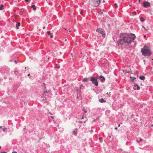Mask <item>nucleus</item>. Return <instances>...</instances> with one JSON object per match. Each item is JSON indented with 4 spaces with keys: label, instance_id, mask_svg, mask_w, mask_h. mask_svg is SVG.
<instances>
[{
    "label": "nucleus",
    "instance_id": "nucleus-50",
    "mask_svg": "<svg viewBox=\"0 0 153 153\" xmlns=\"http://www.w3.org/2000/svg\"><path fill=\"white\" fill-rule=\"evenodd\" d=\"M110 137V138H111V136H110V137Z\"/></svg>",
    "mask_w": 153,
    "mask_h": 153
},
{
    "label": "nucleus",
    "instance_id": "nucleus-39",
    "mask_svg": "<svg viewBox=\"0 0 153 153\" xmlns=\"http://www.w3.org/2000/svg\"><path fill=\"white\" fill-rule=\"evenodd\" d=\"M103 3L105 2V0H103Z\"/></svg>",
    "mask_w": 153,
    "mask_h": 153
},
{
    "label": "nucleus",
    "instance_id": "nucleus-37",
    "mask_svg": "<svg viewBox=\"0 0 153 153\" xmlns=\"http://www.w3.org/2000/svg\"><path fill=\"white\" fill-rule=\"evenodd\" d=\"M115 130L117 129V127H116V128H115Z\"/></svg>",
    "mask_w": 153,
    "mask_h": 153
},
{
    "label": "nucleus",
    "instance_id": "nucleus-20",
    "mask_svg": "<svg viewBox=\"0 0 153 153\" xmlns=\"http://www.w3.org/2000/svg\"><path fill=\"white\" fill-rule=\"evenodd\" d=\"M73 133L75 136H76L77 134V132L76 131H74L73 132Z\"/></svg>",
    "mask_w": 153,
    "mask_h": 153
},
{
    "label": "nucleus",
    "instance_id": "nucleus-48",
    "mask_svg": "<svg viewBox=\"0 0 153 153\" xmlns=\"http://www.w3.org/2000/svg\"><path fill=\"white\" fill-rule=\"evenodd\" d=\"M50 113L51 114H51V113Z\"/></svg>",
    "mask_w": 153,
    "mask_h": 153
},
{
    "label": "nucleus",
    "instance_id": "nucleus-41",
    "mask_svg": "<svg viewBox=\"0 0 153 153\" xmlns=\"http://www.w3.org/2000/svg\"><path fill=\"white\" fill-rule=\"evenodd\" d=\"M71 55H73V53H71Z\"/></svg>",
    "mask_w": 153,
    "mask_h": 153
},
{
    "label": "nucleus",
    "instance_id": "nucleus-26",
    "mask_svg": "<svg viewBox=\"0 0 153 153\" xmlns=\"http://www.w3.org/2000/svg\"><path fill=\"white\" fill-rule=\"evenodd\" d=\"M102 139V137H100L99 138V140H100V142H101V140Z\"/></svg>",
    "mask_w": 153,
    "mask_h": 153
},
{
    "label": "nucleus",
    "instance_id": "nucleus-19",
    "mask_svg": "<svg viewBox=\"0 0 153 153\" xmlns=\"http://www.w3.org/2000/svg\"><path fill=\"white\" fill-rule=\"evenodd\" d=\"M31 7L33 8L34 10H36V7H35V5H32L31 6Z\"/></svg>",
    "mask_w": 153,
    "mask_h": 153
},
{
    "label": "nucleus",
    "instance_id": "nucleus-7",
    "mask_svg": "<svg viewBox=\"0 0 153 153\" xmlns=\"http://www.w3.org/2000/svg\"><path fill=\"white\" fill-rule=\"evenodd\" d=\"M99 78L100 79L101 81L102 82H104L105 80V78L102 75L99 76Z\"/></svg>",
    "mask_w": 153,
    "mask_h": 153
},
{
    "label": "nucleus",
    "instance_id": "nucleus-49",
    "mask_svg": "<svg viewBox=\"0 0 153 153\" xmlns=\"http://www.w3.org/2000/svg\"><path fill=\"white\" fill-rule=\"evenodd\" d=\"M30 75V74H29L28 75V76H29Z\"/></svg>",
    "mask_w": 153,
    "mask_h": 153
},
{
    "label": "nucleus",
    "instance_id": "nucleus-25",
    "mask_svg": "<svg viewBox=\"0 0 153 153\" xmlns=\"http://www.w3.org/2000/svg\"><path fill=\"white\" fill-rule=\"evenodd\" d=\"M114 5H116V7H115V8H117V4H116V3H115V4Z\"/></svg>",
    "mask_w": 153,
    "mask_h": 153
},
{
    "label": "nucleus",
    "instance_id": "nucleus-18",
    "mask_svg": "<svg viewBox=\"0 0 153 153\" xmlns=\"http://www.w3.org/2000/svg\"><path fill=\"white\" fill-rule=\"evenodd\" d=\"M140 19V21L142 22H143L144 21V19L142 17H141Z\"/></svg>",
    "mask_w": 153,
    "mask_h": 153
},
{
    "label": "nucleus",
    "instance_id": "nucleus-14",
    "mask_svg": "<svg viewBox=\"0 0 153 153\" xmlns=\"http://www.w3.org/2000/svg\"><path fill=\"white\" fill-rule=\"evenodd\" d=\"M139 78L140 79L142 80H143L145 79V77L144 76H141Z\"/></svg>",
    "mask_w": 153,
    "mask_h": 153
},
{
    "label": "nucleus",
    "instance_id": "nucleus-10",
    "mask_svg": "<svg viewBox=\"0 0 153 153\" xmlns=\"http://www.w3.org/2000/svg\"><path fill=\"white\" fill-rule=\"evenodd\" d=\"M142 140V139L141 138H138L137 139L136 141L137 143H139Z\"/></svg>",
    "mask_w": 153,
    "mask_h": 153
},
{
    "label": "nucleus",
    "instance_id": "nucleus-36",
    "mask_svg": "<svg viewBox=\"0 0 153 153\" xmlns=\"http://www.w3.org/2000/svg\"><path fill=\"white\" fill-rule=\"evenodd\" d=\"M84 112L85 113H86L87 112V111L85 110H84Z\"/></svg>",
    "mask_w": 153,
    "mask_h": 153
},
{
    "label": "nucleus",
    "instance_id": "nucleus-15",
    "mask_svg": "<svg viewBox=\"0 0 153 153\" xmlns=\"http://www.w3.org/2000/svg\"><path fill=\"white\" fill-rule=\"evenodd\" d=\"M136 79V78L134 77H130V80L132 81V82H133V81Z\"/></svg>",
    "mask_w": 153,
    "mask_h": 153
},
{
    "label": "nucleus",
    "instance_id": "nucleus-9",
    "mask_svg": "<svg viewBox=\"0 0 153 153\" xmlns=\"http://www.w3.org/2000/svg\"><path fill=\"white\" fill-rule=\"evenodd\" d=\"M47 33L48 34L50 35V36L51 38H53V36L52 33H51L49 31H48Z\"/></svg>",
    "mask_w": 153,
    "mask_h": 153
},
{
    "label": "nucleus",
    "instance_id": "nucleus-11",
    "mask_svg": "<svg viewBox=\"0 0 153 153\" xmlns=\"http://www.w3.org/2000/svg\"><path fill=\"white\" fill-rule=\"evenodd\" d=\"M21 24L20 22H19L16 24V28L17 29H18L19 28V27L20 26Z\"/></svg>",
    "mask_w": 153,
    "mask_h": 153
},
{
    "label": "nucleus",
    "instance_id": "nucleus-31",
    "mask_svg": "<svg viewBox=\"0 0 153 153\" xmlns=\"http://www.w3.org/2000/svg\"><path fill=\"white\" fill-rule=\"evenodd\" d=\"M84 116H83L82 117V118H81V119H82L84 118Z\"/></svg>",
    "mask_w": 153,
    "mask_h": 153
},
{
    "label": "nucleus",
    "instance_id": "nucleus-32",
    "mask_svg": "<svg viewBox=\"0 0 153 153\" xmlns=\"http://www.w3.org/2000/svg\"><path fill=\"white\" fill-rule=\"evenodd\" d=\"M51 118H52V119H53V118H54V117H53V116H51Z\"/></svg>",
    "mask_w": 153,
    "mask_h": 153
},
{
    "label": "nucleus",
    "instance_id": "nucleus-51",
    "mask_svg": "<svg viewBox=\"0 0 153 153\" xmlns=\"http://www.w3.org/2000/svg\"><path fill=\"white\" fill-rule=\"evenodd\" d=\"M1 146H0V149H1Z\"/></svg>",
    "mask_w": 153,
    "mask_h": 153
},
{
    "label": "nucleus",
    "instance_id": "nucleus-8",
    "mask_svg": "<svg viewBox=\"0 0 153 153\" xmlns=\"http://www.w3.org/2000/svg\"><path fill=\"white\" fill-rule=\"evenodd\" d=\"M134 87L133 88L134 90L136 89L139 90L140 89V87L137 84H135L134 85Z\"/></svg>",
    "mask_w": 153,
    "mask_h": 153
},
{
    "label": "nucleus",
    "instance_id": "nucleus-24",
    "mask_svg": "<svg viewBox=\"0 0 153 153\" xmlns=\"http://www.w3.org/2000/svg\"><path fill=\"white\" fill-rule=\"evenodd\" d=\"M133 15H135L136 14V13L135 12H134L132 13Z\"/></svg>",
    "mask_w": 153,
    "mask_h": 153
},
{
    "label": "nucleus",
    "instance_id": "nucleus-45",
    "mask_svg": "<svg viewBox=\"0 0 153 153\" xmlns=\"http://www.w3.org/2000/svg\"><path fill=\"white\" fill-rule=\"evenodd\" d=\"M129 6H131V4L130 5H129Z\"/></svg>",
    "mask_w": 153,
    "mask_h": 153
},
{
    "label": "nucleus",
    "instance_id": "nucleus-40",
    "mask_svg": "<svg viewBox=\"0 0 153 153\" xmlns=\"http://www.w3.org/2000/svg\"><path fill=\"white\" fill-rule=\"evenodd\" d=\"M45 28V27H43V29H44Z\"/></svg>",
    "mask_w": 153,
    "mask_h": 153
},
{
    "label": "nucleus",
    "instance_id": "nucleus-22",
    "mask_svg": "<svg viewBox=\"0 0 153 153\" xmlns=\"http://www.w3.org/2000/svg\"><path fill=\"white\" fill-rule=\"evenodd\" d=\"M42 100L43 101V100H46V98L45 97L44 98H43V99H42Z\"/></svg>",
    "mask_w": 153,
    "mask_h": 153
},
{
    "label": "nucleus",
    "instance_id": "nucleus-43",
    "mask_svg": "<svg viewBox=\"0 0 153 153\" xmlns=\"http://www.w3.org/2000/svg\"><path fill=\"white\" fill-rule=\"evenodd\" d=\"M65 41H67V39H65Z\"/></svg>",
    "mask_w": 153,
    "mask_h": 153
},
{
    "label": "nucleus",
    "instance_id": "nucleus-34",
    "mask_svg": "<svg viewBox=\"0 0 153 153\" xmlns=\"http://www.w3.org/2000/svg\"><path fill=\"white\" fill-rule=\"evenodd\" d=\"M25 1L26 2H28L29 1V0H25Z\"/></svg>",
    "mask_w": 153,
    "mask_h": 153
},
{
    "label": "nucleus",
    "instance_id": "nucleus-42",
    "mask_svg": "<svg viewBox=\"0 0 153 153\" xmlns=\"http://www.w3.org/2000/svg\"><path fill=\"white\" fill-rule=\"evenodd\" d=\"M146 37V36L145 35L144 36V37Z\"/></svg>",
    "mask_w": 153,
    "mask_h": 153
},
{
    "label": "nucleus",
    "instance_id": "nucleus-28",
    "mask_svg": "<svg viewBox=\"0 0 153 153\" xmlns=\"http://www.w3.org/2000/svg\"><path fill=\"white\" fill-rule=\"evenodd\" d=\"M99 14H102V12L101 11H100V12H99Z\"/></svg>",
    "mask_w": 153,
    "mask_h": 153
},
{
    "label": "nucleus",
    "instance_id": "nucleus-30",
    "mask_svg": "<svg viewBox=\"0 0 153 153\" xmlns=\"http://www.w3.org/2000/svg\"><path fill=\"white\" fill-rule=\"evenodd\" d=\"M0 153H7L6 152H1Z\"/></svg>",
    "mask_w": 153,
    "mask_h": 153
},
{
    "label": "nucleus",
    "instance_id": "nucleus-12",
    "mask_svg": "<svg viewBox=\"0 0 153 153\" xmlns=\"http://www.w3.org/2000/svg\"><path fill=\"white\" fill-rule=\"evenodd\" d=\"M99 101L100 102H105V101L104 100L103 98H101L100 99H99Z\"/></svg>",
    "mask_w": 153,
    "mask_h": 153
},
{
    "label": "nucleus",
    "instance_id": "nucleus-16",
    "mask_svg": "<svg viewBox=\"0 0 153 153\" xmlns=\"http://www.w3.org/2000/svg\"><path fill=\"white\" fill-rule=\"evenodd\" d=\"M4 9V5L2 4L1 5L0 7V10H3Z\"/></svg>",
    "mask_w": 153,
    "mask_h": 153
},
{
    "label": "nucleus",
    "instance_id": "nucleus-17",
    "mask_svg": "<svg viewBox=\"0 0 153 153\" xmlns=\"http://www.w3.org/2000/svg\"><path fill=\"white\" fill-rule=\"evenodd\" d=\"M130 71L129 70H128V71H126V70H123V72L124 73H128Z\"/></svg>",
    "mask_w": 153,
    "mask_h": 153
},
{
    "label": "nucleus",
    "instance_id": "nucleus-27",
    "mask_svg": "<svg viewBox=\"0 0 153 153\" xmlns=\"http://www.w3.org/2000/svg\"><path fill=\"white\" fill-rule=\"evenodd\" d=\"M56 68H60V67L59 66H56Z\"/></svg>",
    "mask_w": 153,
    "mask_h": 153
},
{
    "label": "nucleus",
    "instance_id": "nucleus-33",
    "mask_svg": "<svg viewBox=\"0 0 153 153\" xmlns=\"http://www.w3.org/2000/svg\"><path fill=\"white\" fill-rule=\"evenodd\" d=\"M12 153H17V152H14Z\"/></svg>",
    "mask_w": 153,
    "mask_h": 153
},
{
    "label": "nucleus",
    "instance_id": "nucleus-5",
    "mask_svg": "<svg viewBox=\"0 0 153 153\" xmlns=\"http://www.w3.org/2000/svg\"><path fill=\"white\" fill-rule=\"evenodd\" d=\"M96 31L100 33L103 37L105 36V32L101 28L97 29L96 30Z\"/></svg>",
    "mask_w": 153,
    "mask_h": 153
},
{
    "label": "nucleus",
    "instance_id": "nucleus-23",
    "mask_svg": "<svg viewBox=\"0 0 153 153\" xmlns=\"http://www.w3.org/2000/svg\"><path fill=\"white\" fill-rule=\"evenodd\" d=\"M142 27L145 30H148L147 29H146V28L145 27H144L143 26H142Z\"/></svg>",
    "mask_w": 153,
    "mask_h": 153
},
{
    "label": "nucleus",
    "instance_id": "nucleus-2",
    "mask_svg": "<svg viewBox=\"0 0 153 153\" xmlns=\"http://www.w3.org/2000/svg\"><path fill=\"white\" fill-rule=\"evenodd\" d=\"M142 54L144 56H150L151 54V52L149 49H143L141 50Z\"/></svg>",
    "mask_w": 153,
    "mask_h": 153
},
{
    "label": "nucleus",
    "instance_id": "nucleus-29",
    "mask_svg": "<svg viewBox=\"0 0 153 153\" xmlns=\"http://www.w3.org/2000/svg\"><path fill=\"white\" fill-rule=\"evenodd\" d=\"M14 62H15V63L16 64H17V61H16V60H15V61H14Z\"/></svg>",
    "mask_w": 153,
    "mask_h": 153
},
{
    "label": "nucleus",
    "instance_id": "nucleus-46",
    "mask_svg": "<svg viewBox=\"0 0 153 153\" xmlns=\"http://www.w3.org/2000/svg\"><path fill=\"white\" fill-rule=\"evenodd\" d=\"M153 126V125H151V126Z\"/></svg>",
    "mask_w": 153,
    "mask_h": 153
},
{
    "label": "nucleus",
    "instance_id": "nucleus-6",
    "mask_svg": "<svg viewBox=\"0 0 153 153\" xmlns=\"http://www.w3.org/2000/svg\"><path fill=\"white\" fill-rule=\"evenodd\" d=\"M143 5L145 7H150L151 6L149 2L148 1H145L143 2Z\"/></svg>",
    "mask_w": 153,
    "mask_h": 153
},
{
    "label": "nucleus",
    "instance_id": "nucleus-47",
    "mask_svg": "<svg viewBox=\"0 0 153 153\" xmlns=\"http://www.w3.org/2000/svg\"><path fill=\"white\" fill-rule=\"evenodd\" d=\"M82 86V85L81 86H80V88H81V87Z\"/></svg>",
    "mask_w": 153,
    "mask_h": 153
},
{
    "label": "nucleus",
    "instance_id": "nucleus-52",
    "mask_svg": "<svg viewBox=\"0 0 153 153\" xmlns=\"http://www.w3.org/2000/svg\"><path fill=\"white\" fill-rule=\"evenodd\" d=\"M1 132V131H0V132Z\"/></svg>",
    "mask_w": 153,
    "mask_h": 153
},
{
    "label": "nucleus",
    "instance_id": "nucleus-35",
    "mask_svg": "<svg viewBox=\"0 0 153 153\" xmlns=\"http://www.w3.org/2000/svg\"><path fill=\"white\" fill-rule=\"evenodd\" d=\"M120 126V124H119L118 125V127H119Z\"/></svg>",
    "mask_w": 153,
    "mask_h": 153
},
{
    "label": "nucleus",
    "instance_id": "nucleus-4",
    "mask_svg": "<svg viewBox=\"0 0 153 153\" xmlns=\"http://www.w3.org/2000/svg\"><path fill=\"white\" fill-rule=\"evenodd\" d=\"M101 0H92L91 4L94 6H97L100 4Z\"/></svg>",
    "mask_w": 153,
    "mask_h": 153
},
{
    "label": "nucleus",
    "instance_id": "nucleus-21",
    "mask_svg": "<svg viewBox=\"0 0 153 153\" xmlns=\"http://www.w3.org/2000/svg\"><path fill=\"white\" fill-rule=\"evenodd\" d=\"M7 129V128H3V131H4L6 130Z\"/></svg>",
    "mask_w": 153,
    "mask_h": 153
},
{
    "label": "nucleus",
    "instance_id": "nucleus-3",
    "mask_svg": "<svg viewBox=\"0 0 153 153\" xmlns=\"http://www.w3.org/2000/svg\"><path fill=\"white\" fill-rule=\"evenodd\" d=\"M90 80L91 81L93 84H95L96 86H98V83L97 82V78L95 77H91L90 78Z\"/></svg>",
    "mask_w": 153,
    "mask_h": 153
},
{
    "label": "nucleus",
    "instance_id": "nucleus-13",
    "mask_svg": "<svg viewBox=\"0 0 153 153\" xmlns=\"http://www.w3.org/2000/svg\"><path fill=\"white\" fill-rule=\"evenodd\" d=\"M90 79V78H84L83 79V81L84 82H86L88 80Z\"/></svg>",
    "mask_w": 153,
    "mask_h": 153
},
{
    "label": "nucleus",
    "instance_id": "nucleus-44",
    "mask_svg": "<svg viewBox=\"0 0 153 153\" xmlns=\"http://www.w3.org/2000/svg\"><path fill=\"white\" fill-rule=\"evenodd\" d=\"M140 0H139V2H140Z\"/></svg>",
    "mask_w": 153,
    "mask_h": 153
},
{
    "label": "nucleus",
    "instance_id": "nucleus-38",
    "mask_svg": "<svg viewBox=\"0 0 153 153\" xmlns=\"http://www.w3.org/2000/svg\"><path fill=\"white\" fill-rule=\"evenodd\" d=\"M0 128H2V126H0Z\"/></svg>",
    "mask_w": 153,
    "mask_h": 153
},
{
    "label": "nucleus",
    "instance_id": "nucleus-1",
    "mask_svg": "<svg viewBox=\"0 0 153 153\" xmlns=\"http://www.w3.org/2000/svg\"><path fill=\"white\" fill-rule=\"evenodd\" d=\"M135 38V36L133 34L130 35L123 33L121 35L120 39L118 42V45H122L124 46H126L130 44L131 42Z\"/></svg>",
    "mask_w": 153,
    "mask_h": 153
}]
</instances>
